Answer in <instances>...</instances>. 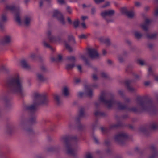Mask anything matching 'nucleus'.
Listing matches in <instances>:
<instances>
[{"label":"nucleus","mask_w":158,"mask_h":158,"mask_svg":"<svg viewBox=\"0 0 158 158\" xmlns=\"http://www.w3.org/2000/svg\"><path fill=\"white\" fill-rule=\"evenodd\" d=\"M5 10L6 11H9L14 12L15 21L19 25L24 24L26 25H27L30 23L31 21V17L28 15L25 16L23 20H21L18 15V14L21 12V10L15 7L13 5H6Z\"/></svg>","instance_id":"obj_1"},{"label":"nucleus","mask_w":158,"mask_h":158,"mask_svg":"<svg viewBox=\"0 0 158 158\" xmlns=\"http://www.w3.org/2000/svg\"><path fill=\"white\" fill-rule=\"evenodd\" d=\"M9 88L11 93L14 94H22L24 92V88L18 75L13 78L10 85Z\"/></svg>","instance_id":"obj_2"},{"label":"nucleus","mask_w":158,"mask_h":158,"mask_svg":"<svg viewBox=\"0 0 158 158\" xmlns=\"http://www.w3.org/2000/svg\"><path fill=\"white\" fill-rule=\"evenodd\" d=\"M48 101L46 97H39L37 99V102L31 106L29 108L31 110H34L36 107V106L39 105H43L46 103Z\"/></svg>","instance_id":"obj_3"},{"label":"nucleus","mask_w":158,"mask_h":158,"mask_svg":"<svg viewBox=\"0 0 158 158\" xmlns=\"http://www.w3.org/2000/svg\"><path fill=\"white\" fill-rule=\"evenodd\" d=\"M100 100L108 107H110L114 103L112 99L107 100L106 97L103 96H101L100 97Z\"/></svg>","instance_id":"obj_4"},{"label":"nucleus","mask_w":158,"mask_h":158,"mask_svg":"<svg viewBox=\"0 0 158 158\" xmlns=\"http://www.w3.org/2000/svg\"><path fill=\"white\" fill-rule=\"evenodd\" d=\"M114 12V10H110L102 12L101 15L103 18L106 19V17L110 16L113 15Z\"/></svg>","instance_id":"obj_5"},{"label":"nucleus","mask_w":158,"mask_h":158,"mask_svg":"<svg viewBox=\"0 0 158 158\" xmlns=\"http://www.w3.org/2000/svg\"><path fill=\"white\" fill-rule=\"evenodd\" d=\"M53 16L54 17L58 16V20L62 23H64V19L62 15L59 12L58 10H55L53 13Z\"/></svg>","instance_id":"obj_6"},{"label":"nucleus","mask_w":158,"mask_h":158,"mask_svg":"<svg viewBox=\"0 0 158 158\" xmlns=\"http://www.w3.org/2000/svg\"><path fill=\"white\" fill-rule=\"evenodd\" d=\"M89 56L92 58H98L99 55L96 50L94 49H89L88 51Z\"/></svg>","instance_id":"obj_7"},{"label":"nucleus","mask_w":158,"mask_h":158,"mask_svg":"<svg viewBox=\"0 0 158 158\" xmlns=\"http://www.w3.org/2000/svg\"><path fill=\"white\" fill-rule=\"evenodd\" d=\"M65 147L67 152L69 154H72L74 152V149L70 143H66Z\"/></svg>","instance_id":"obj_8"},{"label":"nucleus","mask_w":158,"mask_h":158,"mask_svg":"<svg viewBox=\"0 0 158 158\" xmlns=\"http://www.w3.org/2000/svg\"><path fill=\"white\" fill-rule=\"evenodd\" d=\"M7 20V18L6 14H2L0 16V27Z\"/></svg>","instance_id":"obj_9"},{"label":"nucleus","mask_w":158,"mask_h":158,"mask_svg":"<svg viewBox=\"0 0 158 158\" xmlns=\"http://www.w3.org/2000/svg\"><path fill=\"white\" fill-rule=\"evenodd\" d=\"M139 104L141 105L143 109L145 110H148L150 108V105H152V104L150 102L145 103L142 102H139Z\"/></svg>","instance_id":"obj_10"},{"label":"nucleus","mask_w":158,"mask_h":158,"mask_svg":"<svg viewBox=\"0 0 158 158\" xmlns=\"http://www.w3.org/2000/svg\"><path fill=\"white\" fill-rule=\"evenodd\" d=\"M11 40V37L9 35H6L4 36L2 40L3 44H6L10 42Z\"/></svg>","instance_id":"obj_11"},{"label":"nucleus","mask_w":158,"mask_h":158,"mask_svg":"<svg viewBox=\"0 0 158 158\" xmlns=\"http://www.w3.org/2000/svg\"><path fill=\"white\" fill-rule=\"evenodd\" d=\"M125 135L121 133L115 136L114 139L115 141H119L123 139L125 137Z\"/></svg>","instance_id":"obj_12"},{"label":"nucleus","mask_w":158,"mask_h":158,"mask_svg":"<svg viewBox=\"0 0 158 158\" xmlns=\"http://www.w3.org/2000/svg\"><path fill=\"white\" fill-rule=\"evenodd\" d=\"M150 20L148 19H146L144 23L141 25V27L144 30H146L148 24L150 23Z\"/></svg>","instance_id":"obj_13"},{"label":"nucleus","mask_w":158,"mask_h":158,"mask_svg":"<svg viewBox=\"0 0 158 158\" xmlns=\"http://www.w3.org/2000/svg\"><path fill=\"white\" fill-rule=\"evenodd\" d=\"M62 93L65 96H67L69 95V89L68 87L64 86L62 89Z\"/></svg>","instance_id":"obj_14"},{"label":"nucleus","mask_w":158,"mask_h":158,"mask_svg":"<svg viewBox=\"0 0 158 158\" xmlns=\"http://www.w3.org/2000/svg\"><path fill=\"white\" fill-rule=\"evenodd\" d=\"M85 94L88 96L90 97L93 94V92L89 88H85Z\"/></svg>","instance_id":"obj_15"},{"label":"nucleus","mask_w":158,"mask_h":158,"mask_svg":"<svg viewBox=\"0 0 158 158\" xmlns=\"http://www.w3.org/2000/svg\"><path fill=\"white\" fill-rule=\"evenodd\" d=\"M56 102L58 105H60V97L57 94H56L54 97Z\"/></svg>","instance_id":"obj_16"},{"label":"nucleus","mask_w":158,"mask_h":158,"mask_svg":"<svg viewBox=\"0 0 158 158\" xmlns=\"http://www.w3.org/2000/svg\"><path fill=\"white\" fill-rule=\"evenodd\" d=\"M68 40L72 44H74L75 43V41L73 36L72 35H69L68 37Z\"/></svg>","instance_id":"obj_17"},{"label":"nucleus","mask_w":158,"mask_h":158,"mask_svg":"<svg viewBox=\"0 0 158 158\" xmlns=\"http://www.w3.org/2000/svg\"><path fill=\"white\" fill-rule=\"evenodd\" d=\"M62 59V56L60 55L59 54L58 55L57 58L56 59H55L54 58H52L51 59V60L52 61H56V60H59L60 61Z\"/></svg>","instance_id":"obj_18"},{"label":"nucleus","mask_w":158,"mask_h":158,"mask_svg":"<svg viewBox=\"0 0 158 158\" xmlns=\"http://www.w3.org/2000/svg\"><path fill=\"white\" fill-rule=\"evenodd\" d=\"M68 61L69 62H73L75 61V57L73 56H71L67 58Z\"/></svg>","instance_id":"obj_19"},{"label":"nucleus","mask_w":158,"mask_h":158,"mask_svg":"<svg viewBox=\"0 0 158 158\" xmlns=\"http://www.w3.org/2000/svg\"><path fill=\"white\" fill-rule=\"evenodd\" d=\"M135 37L138 39L140 38L142 36L141 34L137 31H136L135 32Z\"/></svg>","instance_id":"obj_20"},{"label":"nucleus","mask_w":158,"mask_h":158,"mask_svg":"<svg viewBox=\"0 0 158 158\" xmlns=\"http://www.w3.org/2000/svg\"><path fill=\"white\" fill-rule=\"evenodd\" d=\"M127 15L129 17H132L134 16V13L133 11H129L127 13Z\"/></svg>","instance_id":"obj_21"},{"label":"nucleus","mask_w":158,"mask_h":158,"mask_svg":"<svg viewBox=\"0 0 158 158\" xmlns=\"http://www.w3.org/2000/svg\"><path fill=\"white\" fill-rule=\"evenodd\" d=\"M48 39L49 41L51 42H54L56 40L55 37L53 36H49Z\"/></svg>","instance_id":"obj_22"},{"label":"nucleus","mask_w":158,"mask_h":158,"mask_svg":"<svg viewBox=\"0 0 158 158\" xmlns=\"http://www.w3.org/2000/svg\"><path fill=\"white\" fill-rule=\"evenodd\" d=\"M80 59L84 60L86 63L87 62L85 58V55L84 54L81 55L80 56Z\"/></svg>","instance_id":"obj_23"},{"label":"nucleus","mask_w":158,"mask_h":158,"mask_svg":"<svg viewBox=\"0 0 158 158\" xmlns=\"http://www.w3.org/2000/svg\"><path fill=\"white\" fill-rule=\"evenodd\" d=\"M65 45L66 48L69 51H72V49L70 46L66 42L65 43Z\"/></svg>","instance_id":"obj_24"},{"label":"nucleus","mask_w":158,"mask_h":158,"mask_svg":"<svg viewBox=\"0 0 158 158\" xmlns=\"http://www.w3.org/2000/svg\"><path fill=\"white\" fill-rule=\"evenodd\" d=\"M21 64L25 68L27 67L28 66L27 63L24 61H23L21 62Z\"/></svg>","instance_id":"obj_25"},{"label":"nucleus","mask_w":158,"mask_h":158,"mask_svg":"<svg viewBox=\"0 0 158 158\" xmlns=\"http://www.w3.org/2000/svg\"><path fill=\"white\" fill-rule=\"evenodd\" d=\"M74 64H68L66 65V68L67 69H71L73 67H74Z\"/></svg>","instance_id":"obj_26"},{"label":"nucleus","mask_w":158,"mask_h":158,"mask_svg":"<svg viewBox=\"0 0 158 158\" xmlns=\"http://www.w3.org/2000/svg\"><path fill=\"white\" fill-rule=\"evenodd\" d=\"M73 24L74 26L75 27H77L79 25V21L78 20H77L73 22Z\"/></svg>","instance_id":"obj_27"},{"label":"nucleus","mask_w":158,"mask_h":158,"mask_svg":"<svg viewBox=\"0 0 158 158\" xmlns=\"http://www.w3.org/2000/svg\"><path fill=\"white\" fill-rule=\"evenodd\" d=\"M157 127L158 125L156 123H153L152 124L151 126L152 128L154 129L156 128Z\"/></svg>","instance_id":"obj_28"},{"label":"nucleus","mask_w":158,"mask_h":158,"mask_svg":"<svg viewBox=\"0 0 158 158\" xmlns=\"http://www.w3.org/2000/svg\"><path fill=\"white\" fill-rule=\"evenodd\" d=\"M37 77L38 79L40 80H41L43 79V76L40 74H37Z\"/></svg>","instance_id":"obj_29"},{"label":"nucleus","mask_w":158,"mask_h":158,"mask_svg":"<svg viewBox=\"0 0 158 158\" xmlns=\"http://www.w3.org/2000/svg\"><path fill=\"white\" fill-rule=\"evenodd\" d=\"M43 44L44 46L47 47H50V46L49 44L45 42V41H44L43 42Z\"/></svg>","instance_id":"obj_30"},{"label":"nucleus","mask_w":158,"mask_h":158,"mask_svg":"<svg viewBox=\"0 0 158 158\" xmlns=\"http://www.w3.org/2000/svg\"><path fill=\"white\" fill-rule=\"evenodd\" d=\"M79 37L80 39H85L86 38V36L84 34H82L79 36Z\"/></svg>","instance_id":"obj_31"},{"label":"nucleus","mask_w":158,"mask_h":158,"mask_svg":"<svg viewBox=\"0 0 158 158\" xmlns=\"http://www.w3.org/2000/svg\"><path fill=\"white\" fill-rule=\"evenodd\" d=\"M121 11L122 13L123 14H126L127 12V9L125 8H122L121 10Z\"/></svg>","instance_id":"obj_32"},{"label":"nucleus","mask_w":158,"mask_h":158,"mask_svg":"<svg viewBox=\"0 0 158 158\" xmlns=\"http://www.w3.org/2000/svg\"><path fill=\"white\" fill-rule=\"evenodd\" d=\"M92 78L94 80H96L97 79V75L94 73L92 75Z\"/></svg>","instance_id":"obj_33"},{"label":"nucleus","mask_w":158,"mask_h":158,"mask_svg":"<svg viewBox=\"0 0 158 158\" xmlns=\"http://www.w3.org/2000/svg\"><path fill=\"white\" fill-rule=\"evenodd\" d=\"M35 57V55L34 53H31L30 55V57L32 59H34Z\"/></svg>","instance_id":"obj_34"},{"label":"nucleus","mask_w":158,"mask_h":158,"mask_svg":"<svg viewBox=\"0 0 158 158\" xmlns=\"http://www.w3.org/2000/svg\"><path fill=\"white\" fill-rule=\"evenodd\" d=\"M84 94L81 92H79L78 93V95L79 97H81L83 96Z\"/></svg>","instance_id":"obj_35"},{"label":"nucleus","mask_w":158,"mask_h":158,"mask_svg":"<svg viewBox=\"0 0 158 158\" xmlns=\"http://www.w3.org/2000/svg\"><path fill=\"white\" fill-rule=\"evenodd\" d=\"M67 11L69 13H71L72 12V10L69 7H68L67 8Z\"/></svg>","instance_id":"obj_36"},{"label":"nucleus","mask_w":158,"mask_h":158,"mask_svg":"<svg viewBox=\"0 0 158 158\" xmlns=\"http://www.w3.org/2000/svg\"><path fill=\"white\" fill-rule=\"evenodd\" d=\"M95 2L97 4L99 3L102 2H103L104 0H94Z\"/></svg>","instance_id":"obj_37"},{"label":"nucleus","mask_w":158,"mask_h":158,"mask_svg":"<svg viewBox=\"0 0 158 158\" xmlns=\"http://www.w3.org/2000/svg\"><path fill=\"white\" fill-rule=\"evenodd\" d=\"M58 2L60 4H62L64 3V0H57Z\"/></svg>","instance_id":"obj_38"},{"label":"nucleus","mask_w":158,"mask_h":158,"mask_svg":"<svg viewBox=\"0 0 158 158\" xmlns=\"http://www.w3.org/2000/svg\"><path fill=\"white\" fill-rule=\"evenodd\" d=\"M88 17L86 16H82L81 17V20L82 21H84L85 20L87 19Z\"/></svg>","instance_id":"obj_39"},{"label":"nucleus","mask_w":158,"mask_h":158,"mask_svg":"<svg viewBox=\"0 0 158 158\" xmlns=\"http://www.w3.org/2000/svg\"><path fill=\"white\" fill-rule=\"evenodd\" d=\"M85 158H92L91 155L90 154H88L86 155Z\"/></svg>","instance_id":"obj_40"},{"label":"nucleus","mask_w":158,"mask_h":158,"mask_svg":"<svg viewBox=\"0 0 158 158\" xmlns=\"http://www.w3.org/2000/svg\"><path fill=\"white\" fill-rule=\"evenodd\" d=\"M101 76L103 77H106L107 76V74L104 72H102L101 74Z\"/></svg>","instance_id":"obj_41"},{"label":"nucleus","mask_w":158,"mask_h":158,"mask_svg":"<svg viewBox=\"0 0 158 158\" xmlns=\"http://www.w3.org/2000/svg\"><path fill=\"white\" fill-rule=\"evenodd\" d=\"M77 67L78 69L80 71H81V65H78L77 66Z\"/></svg>","instance_id":"obj_42"},{"label":"nucleus","mask_w":158,"mask_h":158,"mask_svg":"<svg viewBox=\"0 0 158 158\" xmlns=\"http://www.w3.org/2000/svg\"><path fill=\"white\" fill-rule=\"evenodd\" d=\"M109 5H110L109 3L108 2H106V5L103 6H102V7L103 8L107 6H109Z\"/></svg>","instance_id":"obj_43"},{"label":"nucleus","mask_w":158,"mask_h":158,"mask_svg":"<svg viewBox=\"0 0 158 158\" xmlns=\"http://www.w3.org/2000/svg\"><path fill=\"white\" fill-rule=\"evenodd\" d=\"M66 138L65 137H63L61 138L60 141L61 142H63L65 140Z\"/></svg>","instance_id":"obj_44"},{"label":"nucleus","mask_w":158,"mask_h":158,"mask_svg":"<svg viewBox=\"0 0 158 158\" xmlns=\"http://www.w3.org/2000/svg\"><path fill=\"white\" fill-rule=\"evenodd\" d=\"M140 5V3L138 2H136L135 3V5L136 6H138Z\"/></svg>","instance_id":"obj_45"},{"label":"nucleus","mask_w":158,"mask_h":158,"mask_svg":"<svg viewBox=\"0 0 158 158\" xmlns=\"http://www.w3.org/2000/svg\"><path fill=\"white\" fill-rule=\"evenodd\" d=\"M154 14L155 15H158V8L155 10Z\"/></svg>","instance_id":"obj_46"},{"label":"nucleus","mask_w":158,"mask_h":158,"mask_svg":"<svg viewBox=\"0 0 158 158\" xmlns=\"http://www.w3.org/2000/svg\"><path fill=\"white\" fill-rule=\"evenodd\" d=\"M67 20H68V22H69V23L71 24L72 23V21H71L70 19L68 17L67 18Z\"/></svg>","instance_id":"obj_47"},{"label":"nucleus","mask_w":158,"mask_h":158,"mask_svg":"<svg viewBox=\"0 0 158 158\" xmlns=\"http://www.w3.org/2000/svg\"><path fill=\"white\" fill-rule=\"evenodd\" d=\"M139 63L141 65H143L144 64L143 61L142 60H139Z\"/></svg>","instance_id":"obj_48"},{"label":"nucleus","mask_w":158,"mask_h":158,"mask_svg":"<svg viewBox=\"0 0 158 158\" xmlns=\"http://www.w3.org/2000/svg\"><path fill=\"white\" fill-rule=\"evenodd\" d=\"M128 89L131 91H132L134 90V89L133 87H128Z\"/></svg>","instance_id":"obj_49"},{"label":"nucleus","mask_w":158,"mask_h":158,"mask_svg":"<svg viewBox=\"0 0 158 158\" xmlns=\"http://www.w3.org/2000/svg\"><path fill=\"white\" fill-rule=\"evenodd\" d=\"M81 25L83 28H85L86 27L85 24L84 23H82Z\"/></svg>","instance_id":"obj_50"},{"label":"nucleus","mask_w":158,"mask_h":158,"mask_svg":"<svg viewBox=\"0 0 158 158\" xmlns=\"http://www.w3.org/2000/svg\"><path fill=\"white\" fill-rule=\"evenodd\" d=\"M106 53V51L105 50H103L102 51V53L103 55H105Z\"/></svg>","instance_id":"obj_51"},{"label":"nucleus","mask_w":158,"mask_h":158,"mask_svg":"<svg viewBox=\"0 0 158 158\" xmlns=\"http://www.w3.org/2000/svg\"><path fill=\"white\" fill-rule=\"evenodd\" d=\"M155 35H152L149 36V37L151 38H153L155 37Z\"/></svg>","instance_id":"obj_52"},{"label":"nucleus","mask_w":158,"mask_h":158,"mask_svg":"<svg viewBox=\"0 0 158 158\" xmlns=\"http://www.w3.org/2000/svg\"><path fill=\"white\" fill-rule=\"evenodd\" d=\"M30 1V0H25L24 2L26 3H27Z\"/></svg>","instance_id":"obj_53"},{"label":"nucleus","mask_w":158,"mask_h":158,"mask_svg":"<svg viewBox=\"0 0 158 158\" xmlns=\"http://www.w3.org/2000/svg\"><path fill=\"white\" fill-rule=\"evenodd\" d=\"M6 1V0H1L0 2H5Z\"/></svg>","instance_id":"obj_54"},{"label":"nucleus","mask_w":158,"mask_h":158,"mask_svg":"<svg viewBox=\"0 0 158 158\" xmlns=\"http://www.w3.org/2000/svg\"><path fill=\"white\" fill-rule=\"evenodd\" d=\"M40 6H41L42 5V3L41 1L40 2Z\"/></svg>","instance_id":"obj_55"},{"label":"nucleus","mask_w":158,"mask_h":158,"mask_svg":"<svg viewBox=\"0 0 158 158\" xmlns=\"http://www.w3.org/2000/svg\"><path fill=\"white\" fill-rule=\"evenodd\" d=\"M151 68H149V69H148V72H149L151 71Z\"/></svg>","instance_id":"obj_56"},{"label":"nucleus","mask_w":158,"mask_h":158,"mask_svg":"<svg viewBox=\"0 0 158 158\" xmlns=\"http://www.w3.org/2000/svg\"><path fill=\"white\" fill-rule=\"evenodd\" d=\"M45 0L47 2H50L51 1V0Z\"/></svg>","instance_id":"obj_57"},{"label":"nucleus","mask_w":158,"mask_h":158,"mask_svg":"<svg viewBox=\"0 0 158 158\" xmlns=\"http://www.w3.org/2000/svg\"><path fill=\"white\" fill-rule=\"evenodd\" d=\"M83 7H85V5H83Z\"/></svg>","instance_id":"obj_58"},{"label":"nucleus","mask_w":158,"mask_h":158,"mask_svg":"<svg viewBox=\"0 0 158 158\" xmlns=\"http://www.w3.org/2000/svg\"><path fill=\"white\" fill-rule=\"evenodd\" d=\"M107 20V22H109V21L107 20Z\"/></svg>","instance_id":"obj_59"},{"label":"nucleus","mask_w":158,"mask_h":158,"mask_svg":"<svg viewBox=\"0 0 158 158\" xmlns=\"http://www.w3.org/2000/svg\"><path fill=\"white\" fill-rule=\"evenodd\" d=\"M119 60L120 61H121V60H120V59H119Z\"/></svg>","instance_id":"obj_60"}]
</instances>
